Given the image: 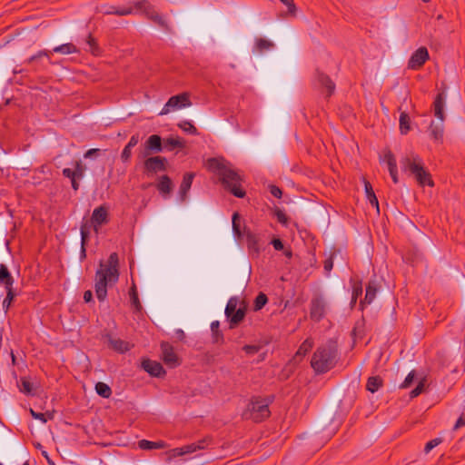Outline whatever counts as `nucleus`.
Segmentation results:
<instances>
[{
    "label": "nucleus",
    "mask_w": 465,
    "mask_h": 465,
    "mask_svg": "<svg viewBox=\"0 0 465 465\" xmlns=\"http://www.w3.org/2000/svg\"><path fill=\"white\" fill-rule=\"evenodd\" d=\"M272 244L276 251H282L284 248L282 241L279 238L273 239Z\"/></svg>",
    "instance_id": "obj_62"
},
{
    "label": "nucleus",
    "mask_w": 465,
    "mask_h": 465,
    "mask_svg": "<svg viewBox=\"0 0 465 465\" xmlns=\"http://www.w3.org/2000/svg\"><path fill=\"white\" fill-rule=\"evenodd\" d=\"M85 43L88 45L87 51L90 52L93 55L100 56L102 54V48L99 46L96 39L94 38L91 34L87 35Z\"/></svg>",
    "instance_id": "obj_32"
},
{
    "label": "nucleus",
    "mask_w": 465,
    "mask_h": 465,
    "mask_svg": "<svg viewBox=\"0 0 465 465\" xmlns=\"http://www.w3.org/2000/svg\"><path fill=\"white\" fill-rule=\"evenodd\" d=\"M339 361L336 341L330 339L313 352L311 366L317 374H323L333 369Z\"/></svg>",
    "instance_id": "obj_3"
},
{
    "label": "nucleus",
    "mask_w": 465,
    "mask_h": 465,
    "mask_svg": "<svg viewBox=\"0 0 465 465\" xmlns=\"http://www.w3.org/2000/svg\"><path fill=\"white\" fill-rule=\"evenodd\" d=\"M52 54V52L50 50H41L37 52V54L32 55L29 57L25 63L28 64H33V69L35 71H38L41 69L45 68L46 66L41 63V59L43 57H46L48 60H50V55ZM49 64H51V61H49Z\"/></svg>",
    "instance_id": "obj_17"
},
{
    "label": "nucleus",
    "mask_w": 465,
    "mask_h": 465,
    "mask_svg": "<svg viewBox=\"0 0 465 465\" xmlns=\"http://www.w3.org/2000/svg\"><path fill=\"white\" fill-rule=\"evenodd\" d=\"M441 442H442L441 438H435V439L428 441L424 448L425 453H429L432 449H434L435 447L440 445Z\"/></svg>",
    "instance_id": "obj_53"
},
{
    "label": "nucleus",
    "mask_w": 465,
    "mask_h": 465,
    "mask_svg": "<svg viewBox=\"0 0 465 465\" xmlns=\"http://www.w3.org/2000/svg\"><path fill=\"white\" fill-rule=\"evenodd\" d=\"M138 143H139V134H134L131 136V138L126 145H128L131 148H134V146L137 145Z\"/></svg>",
    "instance_id": "obj_64"
},
{
    "label": "nucleus",
    "mask_w": 465,
    "mask_h": 465,
    "mask_svg": "<svg viewBox=\"0 0 465 465\" xmlns=\"http://www.w3.org/2000/svg\"><path fill=\"white\" fill-rule=\"evenodd\" d=\"M245 314H246L245 307L238 308V310L228 318L229 328L230 329L235 328L240 322H242L243 321Z\"/></svg>",
    "instance_id": "obj_30"
},
{
    "label": "nucleus",
    "mask_w": 465,
    "mask_h": 465,
    "mask_svg": "<svg viewBox=\"0 0 465 465\" xmlns=\"http://www.w3.org/2000/svg\"><path fill=\"white\" fill-rule=\"evenodd\" d=\"M425 383V379L420 380L418 385L410 392L411 398L418 397L424 391Z\"/></svg>",
    "instance_id": "obj_49"
},
{
    "label": "nucleus",
    "mask_w": 465,
    "mask_h": 465,
    "mask_svg": "<svg viewBox=\"0 0 465 465\" xmlns=\"http://www.w3.org/2000/svg\"><path fill=\"white\" fill-rule=\"evenodd\" d=\"M362 294V286L361 282H355L352 286V293L353 298H359Z\"/></svg>",
    "instance_id": "obj_59"
},
{
    "label": "nucleus",
    "mask_w": 465,
    "mask_h": 465,
    "mask_svg": "<svg viewBox=\"0 0 465 465\" xmlns=\"http://www.w3.org/2000/svg\"><path fill=\"white\" fill-rule=\"evenodd\" d=\"M364 188H365V193L368 201L371 204V206L376 207L377 211L379 212V202L375 195V193L372 189L371 184L368 181H364Z\"/></svg>",
    "instance_id": "obj_34"
},
{
    "label": "nucleus",
    "mask_w": 465,
    "mask_h": 465,
    "mask_svg": "<svg viewBox=\"0 0 465 465\" xmlns=\"http://www.w3.org/2000/svg\"><path fill=\"white\" fill-rule=\"evenodd\" d=\"M142 367L146 372L153 377H163L166 373L165 370L160 362L152 361L150 359L143 360L142 361Z\"/></svg>",
    "instance_id": "obj_16"
},
{
    "label": "nucleus",
    "mask_w": 465,
    "mask_h": 465,
    "mask_svg": "<svg viewBox=\"0 0 465 465\" xmlns=\"http://www.w3.org/2000/svg\"><path fill=\"white\" fill-rule=\"evenodd\" d=\"M80 232H81V244L86 245V242L89 239V230L87 228L86 223H84L81 225Z\"/></svg>",
    "instance_id": "obj_54"
},
{
    "label": "nucleus",
    "mask_w": 465,
    "mask_h": 465,
    "mask_svg": "<svg viewBox=\"0 0 465 465\" xmlns=\"http://www.w3.org/2000/svg\"><path fill=\"white\" fill-rule=\"evenodd\" d=\"M425 383V379L420 380L418 385L410 392L411 398L418 397L424 391Z\"/></svg>",
    "instance_id": "obj_50"
},
{
    "label": "nucleus",
    "mask_w": 465,
    "mask_h": 465,
    "mask_svg": "<svg viewBox=\"0 0 465 465\" xmlns=\"http://www.w3.org/2000/svg\"><path fill=\"white\" fill-rule=\"evenodd\" d=\"M108 215V208L104 205H101L93 211L91 223L94 231L97 232L101 225L106 224L109 222Z\"/></svg>",
    "instance_id": "obj_13"
},
{
    "label": "nucleus",
    "mask_w": 465,
    "mask_h": 465,
    "mask_svg": "<svg viewBox=\"0 0 465 465\" xmlns=\"http://www.w3.org/2000/svg\"><path fill=\"white\" fill-rule=\"evenodd\" d=\"M104 15H115L118 16L129 15L134 13L133 6L116 7L114 5L102 6Z\"/></svg>",
    "instance_id": "obj_23"
},
{
    "label": "nucleus",
    "mask_w": 465,
    "mask_h": 465,
    "mask_svg": "<svg viewBox=\"0 0 465 465\" xmlns=\"http://www.w3.org/2000/svg\"><path fill=\"white\" fill-rule=\"evenodd\" d=\"M134 9H136L137 11H141L147 5L150 3L148 0H134Z\"/></svg>",
    "instance_id": "obj_61"
},
{
    "label": "nucleus",
    "mask_w": 465,
    "mask_h": 465,
    "mask_svg": "<svg viewBox=\"0 0 465 465\" xmlns=\"http://www.w3.org/2000/svg\"><path fill=\"white\" fill-rule=\"evenodd\" d=\"M163 150V140L161 136L158 134H152L148 137L144 143V152L143 153V157H146L152 153H161Z\"/></svg>",
    "instance_id": "obj_14"
},
{
    "label": "nucleus",
    "mask_w": 465,
    "mask_h": 465,
    "mask_svg": "<svg viewBox=\"0 0 465 465\" xmlns=\"http://www.w3.org/2000/svg\"><path fill=\"white\" fill-rule=\"evenodd\" d=\"M414 377H415V371H411L407 375V377L405 378L403 382L401 384L400 388L401 389H407V388H409L411 385V383L413 382Z\"/></svg>",
    "instance_id": "obj_55"
},
{
    "label": "nucleus",
    "mask_w": 465,
    "mask_h": 465,
    "mask_svg": "<svg viewBox=\"0 0 465 465\" xmlns=\"http://www.w3.org/2000/svg\"><path fill=\"white\" fill-rule=\"evenodd\" d=\"M195 176L194 173H186L183 175V181L179 189V195L182 201L186 199L187 193L191 189L193 178Z\"/></svg>",
    "instance_id": "obj_21"
},
{
    "label": "nucleus",
    "mask_w": 465,
    "mask_h": 465,
    "mask_svg": "<svg viewBox=\"0 0 465 465\" xmlns=\"http://www.w3.org/2000/svg\"><path fill=\"white\" fill-rule=\"evenodd\" d=\"M274 46V44L264 38H258L255 42V48L259 52L269 50Z\"/></svg>",
    "instance_id": "obj_44"
},
{
    "label": "nucleus",
    "mask_w": 465,
    "mask_h": 465,
    "mask_svg": "<svg viewBox=\"0 0 465 465\" xmlns=\"http://www.w3.org/2000/svg\"><path fill=\"white\" fill-rule=\"evenodd\" d=\"M272 401L273 396L265 398L261 396L252 397L248 404L249 418L255 422H261L269 418L271 415L269 405Z\"/></svg>",
    "instance_id": "obj_4"
},
{
    "label": "nucleus",
    "mask_w": 465,
    "mask_h": 465,
    "mask_svg": "<svg viewBox=\"0 0 465 465\" xmlns=\"http://www.w3.org/2000/svg\"><path fill=\"white\" fill-rule=\"evenodd\" d=\"M212 442V438L205 437L196 442H193L188 445H184L181 448H176L173 450L177 456H183L185 454H190L195 452L196 450H204L210 443Z\"/></svg>",
    "instance_id": "obj_11"
},
{
    "label": "nucleus",
    "mask_w": 465,
    "mask_h": 465,
    "mask_svg": "<svg viewBox=\"0 0 465 465\" xmlns=\"http://www.w3.org/2000/svg\"><path fill=\"white\" fill-rule=\"evenodd\" d=\"M138 446L142 450H154L163 448L164 443L163 441H150L147 440H139Z\"/></svg>",
    "instance_id": "obj_40"
},
{
    "label": "nucleus",
    "mask_w": 465,
    "mask_h": 465,
    "mask_svg": "<svg viewBox=\"0 0 465 465\" xmlns=\"http://www.w3.org/2000/svg\"><path fill=\"white\" fill-rule=\"evenodd\" d=\"M178 126L190 134L195 135L198 134L197 128L189 121H183L178 124Z\"/></svg>",
    "instance_id": "obj_47"
},
{
    "label": "nucleus",
    "mask_w": 465,
    "mask_h": 465,
    "mask_svg": "<svg viewBox=\"0 0 465 465\" xmlns=\"http://www.w3.org/2000/svg\"><path fill=\"white\" fill-rule=\"evenodd\" d=\"M108 341L110 347L119 353H124L128 351L132 347L129 342L120 338L109 337Z\"/></svg>",
    "instance_id": "obj_25"
},
{
    "label": "nucleus",
    "mask_w": 465,
    "mask_h": 465,
    "mask_svg": "<svg viewBox=\"0 0 465 465\" xmlns=\"http://www.w3.org/2000/svg\"><path fill=\"white\" fill-rule=\"evenodd\" d=\"M15 279L5 264H0V286L5 289L13 288Z\"/></svg>",
    "instance_id": "obj_20"
},
{
    "label": "nucleus",
    "mask_w": 465,
    "mask_h": 465,
    "mask_svg": "<svg viewBox=\"0 0 465 465\" xmlns=\"http://www.w3.org/2000/svg\"><path fill=\"white\" fill-rule=\"evenodd\" d=\"M411 130V118L406 112H401L400 115V131L402 134H407Z\"/></svg>",
    "instance_id": "obj_38"
},
{
    "label": "nucleus",
    "mask_w": 465,
    "mask_h": 465,
    "mask_svg": "<svg viewBox=\"0 0 465 465\" xmlns=\"http://www.w3.org/2000/svg\"><path fill=\"white\" fill-rule=\"evenodd\" d=\"M52 53H58L62 54H71L79 53V49L72 43H66L55 46L52 51Z\"/></svg>",
    "instance_id": "obj_33"
},
{
    "label": "nucleus",
    "mask_w": 465,
    "mask_h": 465,
    "mask_svg": "<svg viewBox=\"0 0 465 465\" xmlns=\"http://www.w3.org/2000/svg\"><path fill=\"white\" fill-rule=\"evenodd\" d=\"M402 171L409 172L413 177L422 172L424 174L423 162L417 154L411 153L410 156H405L400 161Z\"/></svg>",
    "instance_id": "obj_7"
},
{
    "label": "nucleus",
    "mask_w": 465,
    "mask_h": 465,
    "mask_svg": "<svg viewBox=\"0 0 465 465\" xmlns=\"http://www.w3.org/2000/svg\"><path fill=\"white\" fill-rule=\"evenodd\" d=\"M237 299L235 297H232L229 299L227 305L225 307V316L227 319L237 311Z\"/></svg>",
    "instance_id": "obj_45"
},
{
    "label": "nucleus",
    "mask_w": 465,
    "mask_h": 465,
    "mask_svg": "<svg viewBox=\"0 0 465 465\" xmlns=\"http://www.w3.org/2000/svg\"><path fill=\"white\" fill-rule=\"evenodd\" d=\"M132 149L128 145H125L121 153V159L124 163L128 162L132 156Z\"/></svg>",
    "instance_id": "obj_57"
},
{
    "label": "nucleus",
    "mask_w": 465,
    "mask_h": 465,
    "mask_svg": "<svg viewBox=\"0 0 465 465\" xmlns=\"http://www.w3.org/2000/svg\"><path fill=\"white\" fill-rule=\"evenodd\" d=\"M31 415L36 419V420H41L42 422L45 423L47 421V420H52L53 419V414L51 412H45V413H42V412H35V411H33L31 409Z\"/></svg>",
    "instance_id": "obj_48"
},
{
    "label": "nucleus",
    "mask_w": 465,
    "mask_h": 465,
    "mask_svg": "<svg viewBox=\"0 0 465 465\" xmlns=\"http://www.w3.org/2000/svg\"><path fill=\"white\" fill-rule=\"evenodd\" d=\"M62 173L64 177L69 178L70 180L76 178L74 171L70 168H64Z\"/></svg>",
    "instance_id": "obj_63"
},
{
    "label": "nucleus",
    "mask_w": 465,
    "mask_h": 465,
    "mask_svg": "<svg viewBox=\"0 0 465 465\" xmlns=\"http://www.w3.org/2000/svg\"><path fill=\"white\" fill-rule=\"evenodd\" d=\"M85 166L82 163L81 161H76L74 163V173L76 178L83 179L85 172Z\"/></svg>",
    "instance_id": "obj_51"
},
{
    "label": "nucleus",
    "mask_w": 465,
    "mask_h": 465,
    "mask_svg": "<svg viewBox=\"0 0 465 465\" xmlns=\"http://www.w3.org/2000/svg\"><path fill=\"white\" fill-rule=\"evenodd\" d=\"M185 143L180 137H168L163 141V147L167 151H173L175 148L183 149Z\"/></svg>",
    "instance_id": "obj_29"
},
{
    "label": "nucleus",
    "mask_w": 465,
    "mask_h": 465,
    "mask_svg": "<svg viewBox=\"0 0 465 465\" xmlns=\"http://www.w3.org/2000/svg\"><path fill=\"white\" fill-rule=\"evenodd\" d=\"M220 322L218 321H214L211 323V331L213 333V342H223V334L220 331Z\"/></svg>",
    "instance_id": "obj_42"
},
{
    "label": "nucleus",
    "mask_w": 465,
    "mask_h": 465,
    "mask_svg": "<svg viewBox=\"0 0 465 465\" xmlns=\"http://www.w3.org/2000/svg\"><path fill=\"white\" fill-rule=\"evenodd\" d=\"M17 386L19 391L25 395L34 396L35 394L34 384L28 377H21L17 381Z\"/></svg>",
    "instance_id": "obj_27"
},
{
    "label": "nucleus",
    "mask_w": 465,
    "mask_h": 465,
    "mask_svg": "<svg viewBox=\"0 0 465 465\" xmlns=\"http://www.w3.org/2000/svg\"><path fill=\"white\" fill-rule=\"evenodd\" d=\"M260 346L258 345H244L242 347V351H244L249 355H253L260 351Z\"/></svg>",
    "instance_id": "obj_58"
},
{
    "label": "nucleus",
    "mask_w": 465,
    "mask_h": 465,
    "mask_svg": "<svg viewBox=\"0 0 465 465\" xmlns=\"http://www.w3.org/2000/svg\"><path fill=\"white\" fill-rule=\"evenodd\" d=\"M240 215L238 213H234L233 215H232V231H233V233L234 235L237 237V238H241L242 236V232L241 231V226H240Z\"/></svg>",
    "instance_id": "obj_46"
},
{
    "label": "nucleus",
    "mask_w": 465,
    "mask_h": 465,
    "mask_svg": "<svg viewBox=\"0 0 465 465\" xmlns=\"http://www.w3.org/2000/svg\"><path fill=\"white\" fill-rule=\"evenodd\" d=\"M315 84L318 87L322 88V92L326 93V97L329 98L335 91V84L329 75L321 72L319 69L315 72Z\"/></svg>",
    "instance_id": "obj_10"
},
{
    "label": "nucleus",
    "mask_w": 465,
    "mask_h": 465,
    "mask_svg": "<svg viewBox=\"0 0 465 465\" xmlns=\"http://www.w3.org/2000/svg\"><path fill=\"white\" fill-rule=\"evenodd\" d=\"M268 302V297L263 292H259L253 302V310L258 312L262 310Z\"/></svg>",
    "instance_id": "obj_43"
},
{
    "label": "nucleus",
    "mask_w": 465,
    "mask_h": 465,
    "mask_svg": "<svg viewBox=\"0 0 465 465\" xmlns=\"http://www.w3.org/2000/svg\"><path fill=\"white\" fill-rule=\"evenodd\" d=\"M378 285L375 281H370L366 286L364 299L360 302V309L363 311L365 305L371 304L377 294Z\"/></svg>",
    "instance_id": "obj_18"
},
{
    "label": "nucleus",
    "mask_w": 465,
    "mask_h": 465,
    "mask_svg": "<svg viewBox=\"0 0 465 465\" xmlns=\"http://www.w3.org/2000/svg\"><path fill=\"white\" fill-rule=\"evenodd\" d=\"M445 105V94L444 93H439L433 102L434 115L441 122L444 121L443 108Z\"/></svg>",
    "instance_id": "obj_22"
},
{
    "label": "nucleus",
    "mask_w": 465,
    "mask_h": 465,
    "mask_svg": "<svg viewBox=\"0 0 465 465\" xmlns=\"http://www.w3.org/2000/svg\"><path fill=\"white\" fill-rule=\"evenodd\" d=\"M157 190L163 194H168L173 189L172 180L168 175H163L156 184Z\"/></svg>",
    "instance_id": "obj_31"
},
{
    "label": "nucleus",
    "mask_w": 465,
    "mask_h": 465,
    "mask_svg": "<svg viewBox=\"0 0 465 465\" xmlns=\"http://www.w3.org/2000/svg\"><path fill=\"white\" fill-rule=\"evenodd\" d=\"M245 236L249 252L255 254L256 256L259 255V237L249 230L245 232Z\"/></svg>",
    "instance_id": "obj_24"
},
{
    "label": "nucleus",
    "mask_w": 465,
    "mask_h": 465,
    "mask_svg": "<svg viewBox=\"0 0 465 465\" xmlns=\"http://www.w3.org/2000/svg\"><path fill=\"white\" fill-rule=\"evenodd\" d=\"M382 386V380L379 376H371L368 379L366 389L374 393Z\"/></svg>",
    "instance_id": "obj_39"
},
{
    "label": "nucleus",
    "mask_w": 465,
    "mask_h": 465,
    "mask_svg": "<svg viewBox=\"0 0 465 465\" xmlns=\"http://www.w3.org/2000/svg\"><path fill=\"white\" fill-rule=\"evenodd\" d=\"M328 304L325 297L321 293L312 296L310 302V318L315 322H321L327 314Z\"/></svg>",
    "instance_id": "obj_5"
},
{
    "label": "nucleus",
    "mask_w": 465,
    "mask_h": 465,
    "mask_svg": "<svg viewBox=\"0 0 465 465\" xmlns=\"http://www.w3.org/2000/svg\"><path fill=\"white\" fill-rule=\"evenodd\" d=\"M190 105L191 101L189 94L187 93H182L180 94L170 97L159 114L164 115L177 109H181Z\"/></svg>",
    "instance_id": "obj_6"
},
{
    "label": "nucleus",
    "mask_w": 465,
    "mask_h": 465,
    "mask_svg": "<svg viewBox=\"0 0 465 465\" xmlns=\"http://www.w3.org/2000/svg\"><path fill=\"white\" fill-rule=\"evenodd\" d=\"M414 178L420 186L428 185V186L432 187L434 185V183L431 179V175L425 169H424V174L422 173V172H420L419 173H417L414 176Z\"/></svg>",
    "instance_id": "obj_35"
},
{
    "label": "nucleus",
    "mask_w": 465,
    "mask_h": 465,
    "mask_svg": "<svg viewBox=\"0 0 465 465\" xmlns=\"http://www.w3.org/2000/svg\"><path fill=\"white\" fill-rule=\"evenodd\" d=\"M207 167L218 176L225 190L238 198L245 196L246 193L242 188V179L241 175L223 158H210L207 162Z\"/></svg>",
    "instance_id": "obj_2"
},
{
    "label": "nucleus",
    "mask_w": 465,
    "mask_h": 465,
    "mask_svg": "<svg viewBox=\"0 0 465 465\" xmlns=\"http://www.w3.org/2000/svg\"><path fill=\"white\" fill-rule=\"evenodd\" d=\"M167 159L163 156L148 157L143 163L144 172L147 174L164 172L167 170Z\"/></svg>",
    "instance_id": "obj_8"
},
{
    "label": "nucleus",
    "mask_w": 465,
    "mask_h": 465,
    "mask_svg": "<svg viewBox=\"0 0 465 465\" xmlns=\"http://www.w3.org/2000/svg\"><path fill=\"white\" fill-rule=\"evenodd\" d=\"M95 391L99 396L105 399L112 395V390L110 386L102 381H99L95 384Z\"/></svg>",
    "instance_id": "obj_41"
},
{
    "label": "nucleus",
    "mask_w": 465,
    "mask_h": 465,
    "mask_svg": "<svg viewBox=\"0 0 465 465\" xmlns=\"http://www.w3.org/2000/svg\"><path fill=\"white\" fill-rule=\"evenodd\" d=\"M274 215L280 223H282L283 225H287L288 217H287L286 213L282 209L276 208L274 211Z\"/></svg>",
    "instance_id": "obj_52"
},
{
    "label": "nucleus",
    "mask_w": 465,
    "mask_h": 465,
    "mask_svg": "<svg viewBox=\"0 0 465 465\" xmlns=\"http://www.w3.org/2000/svg\"><path fill=\"white\" fill-rule=\"evenodd\" d=\"M429 52L426 47H420L411 56L408 62V68L419 70L429 59Z\"/></svg>",
    "instance_id": "obj_12"
},
{
    "label": "nucleus",
    "mask_w": 465,
    "mask_h": 465,
    "mask_svg": "<svg viewBox=\"0 0 465 465\" xmlns=\"http://www.w3.org/2000/svg\"><path fill=\"white\" fill-rule=\"evenodd\" d=\"M383 162H385L388 165V170H389L390 175H391L393 183H398L399 179H398L397 163H396V158H395L394 154L391 153V151L389 150L384 153Z\"/></svg>",
    "instance_id": "obj_19"
},
{
    "label": "nucleus",
    "mask_w": 465,
    "mask_h": 465,
    "mask_svg": "<svg viewBox=\"0 0 465 465\" xmlns=\"http://www.w3.org/2000/svg\"><path fill=\"white\" fill-rule=\"evenodd\" d=\"M269 190L272 195H273L276 198H281L282 195V191L276 185L271 184L269 186Z\"/></svg>",
    "instance_id": "obj_60"
},
{
    "label": "nucleus",
    "mask_w": 465,
    "mask_h": 465,
    "mask_svg": "<svg viewBox=\"0 0 465 465\" xmlns=\"http://www.w3.org/2000/svg\"><path fill=\"white\" fill-rule=\"evenodd\" d=\"M313 340L312 338H307L298 348L295 356L296 357H304L313 347Z\"/></svg>",
    "instance_id": "obj_37"
},
{
    "label": "nucleus",
    "mask_w": 465,
    "mask_h": 465,
    "mask_svg": "<svg viewBox=\"0 0 465 465\" xmlns=\"http://www.w3.org/2000/svg\"><path fill=\"white\" fill-rule=\"evenodd\" d=\"M140 12H142L147 19L153 21L162 28L168 30L169 26L165 19L162 15H160L154 8L153 5L151 4L147 5L143 9H142Z\"/></svg>",
    "instance_id": "obj_15"
},
{
    "label": "nucleus",
    "mask_w": 465,
    "mask_h": 465,
    "mask_svg": "<svg viewBox=\"0 0 465 465\" xmlns=\"http://www.w3.org/2000/svg\"><path fill=\"white\" fill-rule=\"evenodd\" d=\"M162 360L170 368H175L181 364L179 357L174 352L173 347L167 341L161 342Z\"/></svg>",
    "instance_id": "obj_9"
},
{
    "label": "nucleus",
    "mask_w": 465,
    "mask_h": 465,
    "mask_svg": "<svg viewBox=\"0 0 465 465\" xmlns=\"http://www.w3.org/2000/svg\"><path fill=\"white\" fill-rule=\"evenodd\" d=\"M333 256L334 254L331 253L323 262V268L327 274H329L333 268Z\"/></svg>",
    "instance_id": "obj_56"
},
{
    "label": "nucleus",
    "mask_w": 465,
    "mask_h": 465,
    "mask_svg": "<svg viewBox=\"0 0 465 465\" xmlns=\"http://www.w3.org/2000/svg\"><path fill=\"white\" fill-rule=\"evenodd\" d=\"M5 290L6 292V296L3 300L2 308H3L4 312L6 313L9 311V309H10L12 303L14 302V301L15 300V298L18 296L19 292H18L17 289L15 287L5 289Z\"/></svg>",
    "instance_id": "obj_28"
},
{
    "label": "nucleus",
    "mask_w": 465,
    "mask_h": 465,
    "mask_svg": "<svg viewBox=\"0 0 465 465\" xmlns=\"http://www.w3.org/2000/svg\"><path fill=\"white\" fill-rule=\"evenodd\" d=\"M443 132H444V125L443 122H440L438 124H435L434 122H431L430 127H429V134L431 139L437 142H442L443 139Z\"/></svg>",
    "instance_id": "obj_26"
},
{
    "label": "nucleus",
    "mask_w": 465,
    "mask_h": 465,
    "mask_svg": "<svg viewBox=\"0 0 465 465\" xmlns=\"http://www.w3.org/2000/svg\"><path fill=\"white\" fill-rule=\"evenodd\" d=\"M119 257L117 252H112L107 261L99 262L95 272L94 291L96 298L104 302L107 298V288L114 286L119 280Z\"/></svg>",
    "instance_id": "obj_1"
},
{
    "label": "nucleus",
    "mask_w": 465,
    "mask_h": 465,
    "mask_svg": "<svg viewBox=\"0 0 465 465\" xmlns=\"http://www.w3.org/2000/svg\"><path fill=\"white\" fill-rule=\"evenodd\" d=\"M129 295H130L131 303L134 306V311L137 312H140L142 310V305H141V302L138 298V292H137L136 285L134 282H133V284L129 290Z\"/></svg>",
    "instance_id": "obj_36"
}]
</instances>
